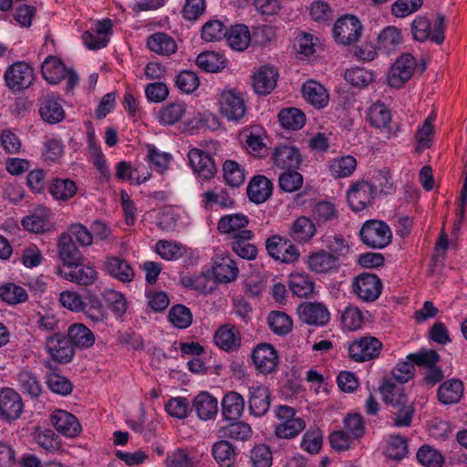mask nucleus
<instances>
[{
  "label": "nucleus",
  "instance_id": "nucleus-1",
  "mask_svg": "<svg viewBox=\"0 0 467 467\" xmlns=\"http://www.w3.org/2000/svg\"><path fill=\"white\" fill-rule=\"evenodd\" d=\"M359 236L364 244L373 249H382L392 240L389 226L380 220L366 221L359 230Z\"/></svg>",
  "mask_w": 467,
  "mask_h": 467
},
{
  "label": "nucleus",
  "instance_id": "nucleus-36",
  "mask_svg": "<svg viewBox=\"0 0 467 467\" xmlns=\"http://www.w3.org/2000/svg\"><path fill=\"white\" fill-rule=\"evenodd\" d=\"M270 407V393L265 387H257L251 392L249 399L250 412L256 416L261 417L265 415Z\"/></svg>",
  "mask_w": 467,
  "mask_h": 467
},
{
  "label": "nucleus",
  "instance_id": "nucleus-3",
  "mask_svg": "<svg viewBox=\"0 0 467 467\" xmlns=\"http://www.w3.org/2000/svg\"><path fill=\"white\" fill-rule=\"evenodd\" d=\"M33 79V68L23 61L12 64L5 72V85L15 92L27 88L32 84Z\"/></svg>",
  "mask_w": 467,
  "mask_h": 467
},
{
  "label": "nucleus",
  "instance_id": "nucleus-22",
  "mask_svg": "<svg viewBox=\"0 0 467 467\" xmlns=\"http://www.w3.org/2000/svg\"><path fill=\"white\" fill-rule=\"evenodd\" d=\"M254 234L250 230H243L231 237L232 250L241 258L254 260L257 255V248L250 241Z\"/></svg>",
  "mask_w": 467,
  "mask_h": 467
},
{
  "label": "nucleus",
  "instance_id": "nucleus-57",
  "mask_svg": "<svg viewBox=\"0 0 467 467\" xmlns=\"http://www.w3.org/2000/svg\"><path fill=\"white\" fill-rule=\"evenodd\" d=\"M196 65L204 71L217 72L224 67V62L215 52H203L196 57Z\"/></svg>",
  "mask_w": 467,
  "mask_h": 467
},
{
  "label": "nucleus",
  "instance_id": "nucleus-50",
  "mask_svg": "<svg viewBox=\"0 0 467 467\" xmlns=\"http://www.w3.org/2000/svg\"><path fill=\"white\" fill-rule=\"evenodd\" d=\"M223 177L226 183L234 188L241 186L245 180L244 169L234 161H226L224 162Z\"/></svg>",
  "mask_w": 467,
  "mask_h": 467
},
{
  "label": "nucleus",
  "instance_id": "nucleus-18",
  "mask_svg": "<svg viewBox=\"0 0 467 467\" xmlns=\"http://www.w3.org/2000/svg\"><path fill=\"white\" fill-rule=\"evenodd\" d=\"M188 159L193 171L204 179L212 178L216 172V166L212 157L199 149H192Z\"/></svg>",
  "mask_w": 467,
  "mask_h": 467
},
{
  "label": "nucleus",
  "instance_id": "nucleus-44",
  "mask_svg": "<svg viewBox=\"0 0 467 467\" xmlns=\"http://www.w3.org/2000/svg\"><path fill=\"white\" fill-rule=\"evenodd\" d=\"M278 119L283 128L292 130H300L306 123L305 114L296 108L283 109Z\"/></svg>",
  "mask_w": 467,
  "mask_h": 467
},
{
  "label": "nucleus",
  "instance_id": "nucleus-54",
  "mask_svg": "<svg viewBox=\"0 0 467 467\" xmlns=\"http://www.w3.org/2000/svg\"><path fill=\"white\" fill-rule=\"evenodd\" d=\"M184 113L185 105L183 103H170L160 110L159 119L165 125H172L181 120Z\"/></svg>",
  "mask_w": 467,
  "mask_h": 467
},
{
  "label": "nucleus",
  "instance_id": "nucleus-52",
  "mask_svg": "<svg viewBox=\"0 0 467 467\" xmlns=\"http://www.w3.org/2000/svg\"><path fill=\"white\" fill-rule=\"evenodd\" d=\"M357 166L356 159L350 155L334 160L329 166V170L335 178H343L349 176Z\"/></svg>",
  "mask_w": 467,
  "mask_h": 467
},
{
  "label": "nucleus",
  "instance_id": "nucleus-13",
  "mask_svg": "<svg viewBox=\"0 0 467 467\" xmlns=\"http://www.w3.org/2000/svg\"><path fill=\"white\" fill-rule=\"evenodd\" d=\"M299 319L310 326H325L330 318L327 306L318 302H305L298 306Z\"/></svg>",
  "mask_w": 467,
  "mask_h": 467
},
{
  "label": "nucleus",
  "instance_id": "nucleus-48",
  "mask_svg": "<svg viewBox=\"0 0 467 467\" xmlns=\"http://www.w3.org/2000/svg\"><path fill=\"white\" fill-rule=\"evenodd\" d=\"M168 319L175 327L184 329L192 325V315L187 306L178 304L170 309Z\"/></svg>",
  "mask_w": 467,
  "mask_h": 467
},
{
  "label": "nucleus",
  "instance_id": "nucleus-29",
  "mask_svg": "<svg viewBox=\"0 0 467 467\" xmlns=\"http://www.w3.org/2000/svg\"><path fill=\"white\" fill-rule=\"evenodd\" d=\"M192 406L195 409L199 419L202 420L214 418L218 412L217 399L206 391L199 393L193 399Z\"/></svg>",
  "mask_w": 467,
  "mask_h": 467
},
{
  "label": "nucleus",
  "instance_id": "nucleus-8",
  "mask_svg": "<svg viewBox=\"0 0 467 467\" xmlns=\"http://www.w3.org/2000/svg\"><path fill=\"white\" fill-rule=\"evenodd\" d=\"M378 191V186L368 182H358L351 186L347 194L349 207L354 212H360L371 204Z\"/></svg>",
  "mask_w": 467,
  "mask_h": 467
},
{
  "label": "nucleus",
  "instance_id": "nucleus-60",
  "mask_svg": "<svg viewBox=\"0 0 467 467\" xmlns=\"http://www.w3.org/2000/svg\"><path fill=\"white\" fill-rule=\"evenodd\" d=\"M416 456L418 462L427 467H441L443 463L442 455L429 445L420 447Z\"/></svg>",
  "mask_w": 467,
  "mask_h": 467
},
{
  "label": "nucleus",
  "instance_id": "nucleus-24",
  "mask_svg": "<svg viewBox=\"0 0 467 467\" xmlns=\"http://www.w3.org/2000/svg\"><path fill=\"white\" fill-rule=\"evenodd\" d=\"M273 183L264 175L253 177L247 186V195L254 203L265 202L272 194Z\"/></svg>",
  "mask_w": 467,
  "mask_h": 467
},
{
  "label": "nucleus",
  "instance_id": "nucleus-2",
  "mask_svg": "<svg viewBox=\"0 0 467 467\" xmlns=\"http://www.w3.org/2000/svg\"><path fill=\"white\" fill-rule=\"evenodd\" d=\"M363 26L354 16H343L333 27V37L338 44L352 45L361 36Z\"/></svg>",
  "mask_w": 467,
  "mask_h": 467
},
{
  "label": "nucleus",
  "instance_id": "nucleus-56",
  "mask_svg": "<svg viewBox=\"0 0 467 467\" xmlns=\"http://www.w3.org/2000/svg\"><path fill=\"white\" fill-rule=\"evenodd\" d=\"M18 380L22 390L31 398H37L42 392L37 378L30 371L22 370L18 374Z\"/></svg>",
  "mask_w": 467,
  "mask_h": 467
},
{
  "label": "nucleus",
  "instance_id": "nucleus-33",
  "mask_svg": "<svg viewBox=\"0 0 467 467\" xmlns=\"http://www.w3.org/2000/svg\"><path fill=\"white\" fill-rule=\"evenodd\" d=\"M41 73L48 83L57 84L65 78L67 67L60 58L49 56L42 63Z\"/></svg>",
  "mask_w": 467,
  "mask_h": 467
},
{
  "label": "nucleus",
  "instance_id": "nucleus-51",
  "mask_svg": "<svg viewBox=\"0 0 467 467\" xmlns=\"http://www.w3.org/2000/svg\"><path fill=\"white\" fill-rule=\"evenodd\" d=\"M305 421L303 419H296L292 420L280 422L275 428V434L281 439H291L296 437L305 429Z\"/></svg>",
  "mask_w": 467,
  "mask_h": 467
},
{
  "label": "nucleus",
  "instance_id": "nucleus-5",
  "mask_svg": "<svg viewBox=\"0 0 467 467\" xmlns=\"http://www.w3.org/2000/svg\"><path fill=\"white\" fill-rule=\"evenodd\" d=\"M24 411V403L18 392L10 388L0 389V420L11 423Z\"/></svg>",
  "mask_w": 467,
  "mask_h": 467
},
{
  "label": "nucleus",
  "instance_id": "nucleus-64",
  "mask_svg": "<svg viewBox=\"0 0 467 467\" xmlns=\"http://www.w3.org/2000/svg\"><path fill=\"white\" fill-rule=\"evenodd\" d=\"M165 410L169 415L178 419H185L190 412V403L186 398H171L165 404Z\"/></svg>",
  "mask_w": 467,
  "mask_h": 467
},
{
  "label": "nucleus",
  "instance_id": "nucleus-7",
  "mask_svg": "<svg viewBox=\"0 0 467 467\" xmlns=\"http://www.w3.org/2000/svg\"><path fill=\"white\" fill-rule=\"evenodd\" d=\"M382 343L375 337L366 336L354 340L348 347V355L357 362H364L379 357Z\"/></svg>",
  "mask_w": 467,
  "mask_h": 467
},
{
  "label": "nucleus",
  "instance_id": "nucleus-35",
  "mask_svg": "<svg viewBox=\"0 0 467 467\" xmlns=\"http://www.w3.org/2000/svg\"><path fill=\"white\" fill-rule=\"evenodd\" d=\"M315 223L306 216L296 219L290 227V236L297 243L308 242L316 234Z\"/></svg>",
  "mask_w": 467,
  "mask_h": 467
},
{
  "label": "nucleus",
  "instance_id": "nucleus-63",
  "mask_svg": "<svg viewBox=\"0 0 467 467\" xmlns=\"http://www.w3.org/2000/svg\"><path fill=\"white\" fill-rule=\"evenodd\" d=\"M345 78L354 87L365 88L373 81V74L362 67H354L346 71Z\"/></svg>",
  "mask_w": 467,
  "mask_h": 467
},
{
  "label": "nucleus",
  "instance_id": "nucleus-32",
  "mask_svg": "<svg viewBox=\"0 0 467 467\" xmlns=\"http://www.w3.org/2000/svg\"><path fill=\"white\" fill-rule=\"evenodd\" d=\"M66 336L70 339L74 348H88L95 343L93 332L81 323L69 326Z\"/></svg>",
  "mask_w": 467,
  "mask_h": 467
},
{
  "label": "nucleus",
  "instance_id": "nucleus-6",
  "mask_svg": "<svg viewBox=\"0 0 467 467\" xmlns=\"http://www.w3.org/2000/svg\"><path fill=\"white\" fill-rule=\"evenodd\" d=\"M46 349L51 358L60 364L69 363L75 356V348L70 339L60 332L47 337Z\"/></svg>",
  "mask_w": 467,
  "mask_h": 467
},
{
  "label": "nucleus",
  "instance_id": "nucleus-46",
  "mask_svg": "<svg viewBox=\"0 0 467 467\" xmlns=\"http://www.w3.org/2000/svg\"><path fill=\"white\" fill-rule=\"evenodd\" d=\"M267 322L270 329L278 336L287 335L293 327L291 317L281 311H272L269 313Z\"/></svg>",
  "mask_w": 467,
  "mask_h": 467
},
{
  "label": "nucleus",
  "instance_id": "nucleus-34",
  "mask_svg": "<svg viewBox=\"0 0 467 467\" xmlns=\"http://www.w3.org/2000/svg\"><path fill=\"white\" fill-rule=\"evenodd\" d=\"M147 47L150 51L162 56L173 54L177 49L175 40L162 32L154 33L148 36Z\"/></svg>",
  "mask_w": 467,
  "mask_h": 467
},
{
  "label": "nucleus",
  "instance_id": "nucleus-39",
  "mask_svg": "<svg viewBox=\"0 0 467 467\" xmlns=\"http://www.w3.org/2000/svg\"><path fill=\"white\" fill-rule=\"evenodd\" d=\"M48 192L56 200L67 201L76 194L77 185L70 179L55 178L48 187Z\"/></svg>",
  "mask_w": 467,
  "mask_h": 467
},
{
  "label": "nucleus",
  "instance_id": "nucleus-40",
  "mask_svg": "<svg viewBox=\"0 0 467 467\" xmlns=\"http://www.w3.org/2000/svg\"><path fill=\"white\" fill-rule=\"evenodd\" d=\"M85 315L95 322L102 321L106 318L107 312L101 300L90 292L83 297V309Z\"/></svg>",
  "mask_w": 467,
  "mask_h": 467
},
{
  "label": "nucleus",
  "instance_id": "nucleus-4",
  "mask_svg": "<svg viewBox=\"0 0 467 467\" xmlns=\"http://www.w3.org/2000/svg\"><path fill=\"white\" fill-rule=\"evenodd\" d=\"M220 112L229 121L239 122L246 113V107L242 96L233 89L223 90L218 99Z\"/></svg>",
  "mask_w": 467,
  "mask_h": 467
},
{
  "label": "nucleus",
  "instance_id": "nucleus-21",
  "mask_svg": "<svg viewBox=\"0 0 467 467\" xmlns=\"http://www.w3.org/2000/svg\"><path fill=\"white\" fill-rule=\"evenodd\" d=\"M238 273L236 263L229 255H216L212 275L217 282L227 284L234 281Z\"/></svg>",
  "mask_w": 467,
  "mask_h": 467
},
{
  "label": "nucleus",
  "instance_id": "nucleus-25",
  "mask_svg": "<svg viewBox=\"0 0 467 467\" xmlns=\"http://www.w3.org/2000/svg\"><path fill=\"white\" fill-rule=\"evenodd\" d=\"M58 256L65 265L72 266L74 264L84 261V258L72 240L69 234L64 233L58 239Z\"/></svg>",
  "mask_w": 467,
  "mask_h": 467
},
{
  "label": "nucleus",
  "instance_id": "nucleus-47",
  "mask_svg": "<svg viewBox=\"0 0 467 467\" xmlns=\"http://www.w3.org/2000/svg\"><path fill=\"white\" fill-rule=\"evenodd\" d=\"M220 437L234 441H247L252 436V429L249 424L237 421L230 423L228 426L221 428Z\"/></svg>",
  "mask_w": 467,
  "mask_h": 467
},
{
  "label": "nucleus",
  "instance_id": "nucleus-43",
  "mask_svg": "<svg viewBox=\"0 0 467 467\" xmlns=\"http://www.w3.org/2000/svg\"><path fill=\"white\" fill-rule=\"evenodd\" d=\"M249 220L247 216L242 213H234L223 216L217 225V229L222 234H235L238 232L244 230V228L248 224Z\"/></svg>",
  "mask_w": 467,
  "mask_h": 467
},
{
  "label": "nucleus",
  "instance_id": "nucleus-55",
  "mask_svg": "<svg viewBox=\"0 0 467 467\" xmlns=\"http://www.w3.org/2000/svg\"><path fill=\"white\" fill-rule=\"evenodd\" d=\"M408 453L407 440L400 435L390 436L385 450L386 457L393 460H401Z\"/></svg>",
  "mask_w": 467,
  "mask_h": 467
},
{
  "label": "nucleus",
  "instance_id": "nucleus-37",
  "mask_svg": "<svg viewBox=\"0 0 467 467\" xmlns=\"http://www.w3.org/2000/svg\"><path fill=\"white\" fill-rule=\"evenodd\" d=\"M402 41L400 31L395 26H387L378 36L377 48L389 55L395 51Z\"/></svg>",
  "mask_w": 467,
  "mask_h": 467
},
{
  "label": "nucleus",
  "instance_id": "nucleus-42",
  "mask_svg": "<svg viewBox=\"0 0 467 467\" xmlns=\"http://www.w3.org/2000/svg\"><path fill=\"white\" fill-rule=\"evenodd\" d=\"M312 221L317 226L325 224L337 218V212L335 205L327 201L317 202L311 210Z\"/></svg>",
  "mask_w": 467,
  "mask_h": 467
},
{
  "label": "nucleus",
  "instance_id": "nucleus-23",
  "mask_svg": "<svg viewBox=\"0 0 467 467\" xmlns=\"http://www.w3.org/2000/svg\"><path fill=\"white\" fill-rule=\"evenodd\" d=\"M104 269L110 276L129 283L134 277V272L130 264L118 256H107L104 262Z\"/></svg>",
  "mask_w": 467,
  "mask_h": 467
},
{
  "label": "nucleus",
  "instance_id": "nucleus-15",
  "mask_svg": "<svg viewBox=\"0 0 467 467\" xmlns=\"http://www.w3.org/2000/svg\"><path fill=\"white\" fill-rule=\"evenodd\" d=\"M50 421L53 427L66 437L74 438L81 432V425L77 417L66 410H55Z\"/></svg>",
  "mask_w": 467,
  "mask_h": 467
},
{
  "label": "nucleus",
  "instance_id": "nucleus-19",
  "mask_svg": "<svg viewBox=\"0 0 467 467\" xmlns=\"http://www.w3.org/2000/svg\"><path fill=\"white\" fill-rule=\"evenodd\" d=\"M241 334L235 326L225 324L221 326L214 333V344L226 352H233L241 346Z\"/></svg>",
  "mask_w": 467,
  "mask_h": 467
},
{
  "label": "nucleus",
  "instance_id": "nucleus-20",
  "mask_svg": "<svg viewBox=\"0 0 467 467\" xmlns=\"http://www.w3.org/2000/svg\"><path fill=\"white\" fill-rule=\"evenodd\" d=\"M279 74L272 66H262L253 78L254 91L259 95H268L277 84Z\"/></svg>",
  "mask_w": 467,
  "mask_h": 467
},
{
  "label": "nucleus",
  "instance_id": "nucleus-61",
  "mask_svg": "<svg viewBox=\"0 0 467 467\" xmlns=\"http://www.w3.org/2000/svg\"><path fill=\"white\" fill-rule=\"evenodd\" d=\"M324 243L327 253L335 255L339 263L341 261V257L346 256L348 253L349 247L341 235L327 236L324 240Z\"/></svg>",
  "mask_w": 467,
  "mask_h": 467
},
{
  "label": "nucleus",
  "instance_id": "nucleus-16",
  "mask_svg": "<svg viewBox=\"0 0 467 467\" xmlns=\"http://www.w3.org/2000/svg\"><path fill=\"white\" fill-rule=\"evenodd\" d=\"M112 23L109 19L98 21L95 27L82 35L84 44L88 49L96 50L105 47L109 43L108 35L111 31Z\"/></svg>",
  "mask_w": 467,
  "mask_h": 467
},
{
  "label": "nucleus",
  "instance_id": "nucleus-10",
  "mask_svg": "<svg viewBox=\"0 0 467 467\" xmlns=\"http://www.w3.org/2000/svg\"><path fill=\"white\" fill-rule=\"evenodd\" d=\"M416 60L410 54L401 55L392 65L388 74V83L390 87L400 88L413 75Z\"/></svg>",
  "mask_w": 467,
  "mask_h": 467
},
{
  "label": "nucleus",
  "instance_id": "nucleus-14",
  "mask_svg": "<svg viewBox=\"0 0 467 467\" xmlns=\"http://www.w3.org/2000/svg\"><path fill=\"white\" fill-rule=\"evenodd\" d=\"M57 274L67 280L85 286L94 284L98 279V273L95 268L89 264H83V261L68 266L67 271L57 268Z\"/></svg>",
  "mask_w": 467,
  "mask_h": 467
},
{
  "label": "nucleus",
  "instance_id": "nucleus-12",
  "mask_svg": "<svg viewBox=\"0 0 467 467\" xmlns=\"http://www.w3.org/2000/svg\"><path fill=\"white\" fill-rule=\"evenodd\" d=\"M271 159L275 166L282 170H297L302 162L299 150L289 144H279L274 148Z\"/></svg>",
  "mask_w": 467,
  "mask_h": 467
},
{
  "label": "nucleus",
  "instance_id": "nucleus-28",
  "mask_svg": "<svg viewBox=\"0 0 467 467\" xmlns=\"http://www.w3.org/2000/svg\"><path fill=\"white\" fill-rule=\"evenodd\" d=\"M39 114L41 119L49 124L59 123L65 118L62 105L52 96H47L40 99Z\"/></svg>",
  "mask_w": 467,
  "mask_h": 467
},
{
  "label": "nucleus",
  "instance_id": "nucleus-38",
  "mask_svg": "<svg viewBox=\"0 0 467 467\" xmlns=\"http://www.w3.org/2000/svg\"><path fill=\"white\" fill-rule=\"evenodd\" d=\"M224 38L233 49L243 51L251 42V34L245 25H235L226 30Z\"/></svg>",
  "mask_w": 467,
  "mask_h": 467
},
{
  "label": "nucleus",
  "instance_id": "nucleus-59",
  "mask_svg": "<svg viewBox=\"0 0 467 467\" xmlns=\"http://www.w3.org/2000/svg\"><path fill=\"white\" fill-rule=\"evenodd\" d=\"M279 187L285 192L297 191L303 184V176L296 170H290L279 175Z\"/></svg>",
  "mask_w": 467,
  "mask_h": 467
},
{
  "label": "nucleus",
  "instance_id": "nucleus-27",
  "mask_svg": "<svg viewBox=\"0 0 467 467\" xmlns=\"http://www.w3.org/2000/svg\"><path fill=\"white\" fill-rule=\"evenodd\" d=\"M379 392L383 401L392 407H399L408 401L404 387L395 383L393 379L385 378L379 386Z\"/></svg>",
  "mask_w": 467,
  "mask_h": 467
},
{
  "label": "nucleus",
  "instance_id": "nucleus-41",
  "mask_svg": "<svg viewBox=\"0 0 467 467\" xmlns=\"http://www.w3.org/2000/svg\"><path fill=\"white\" fill-rule=\"evenodd\" d=\"M213 456L221 467H232L236 459L234 446L225 440L217 441L213 446Z\"/></svg>",
  "mask_w": 467,
  "mask_h": 467
},
{
  "label": "nucleus",
  "instance_id": "nucleus-53",
  "mask_svg": "<svg viewBox=\"0 0 467 467\" xmlns=\"http://www.w3.org/2000/svg\"><path fill=\"white\" fill-rule=\"evenodd\" d=\"M250 462L252 467H271L273 463L272 451L265 444L255 445L250 451Z\"/></svg>",
  "mask_w": 467,
  "mask_h": 467
},
{
  "label": "nucleus",
  "instance_id": "nucleus-17",
  "mask_svg": "<svg viewBox=\"0 0 467 467\" xmlns=\"http://www.w3.org/2000/svg\"><path fill=\"white\" fill-rule=\"evenodd\" d=\"M307 265L309 269L317 274L337 272L340 266V263L337 262V257L327 253L325 249H320L309 254Z\"/></svg>",
  "mask_w": 467,
  "mask_h": 467
},
{
  "label": "nucleus",
  "instance_id": "nucleus-45",
  "mask_svg": "<svg viewBox=\"0 0 467 467\" xmlns=\"http://www.w3.org/2000/svg\"><path fill=\"white\" fill-rule=\"evenodd\" d=\"M289 288L298 297H306L314 292L315 283L306 274L291 275Z\"/></svg>",
  "mask_w": 467,
  "mask_h": 467
},
{
  "label": "nucleus",
  "instance_id": "nucleus-26",
  "mask_svg": "<svg viewBox=\"0 0 467 467\" xmlns=\"http://www.w3.org/2000/svg\"><path fill=\"white\" fill-rule=\"evenodd\" d=\"M463 383L458 379H451L440 385L437 397L441 403L451 405L458 403L463 395Z\"/></svg>",
  "mask_w": 467,
  "mask_h": 467
},
{
  "label": "nucleus",
  "instance_id": "nucleus-9",
  "mask_svg": "<svg viewBox=\"0 0 467 467\" xmlns=\"http://www.w3.org/2000/svg\"><path fill=\"white\" fill-rule=\"evenodd\" d=\"M353 290L363 301L373 302L379 297L382 284L378 275L370 273H362L355 277Z\"/></svg>",
  "mask_w": 467,
  "mask_h": 467
},
{
  "label": "nucleus",
  "instance_id": "nucleus-62",
  "mask_svg": "<svg viewBox=\"0 0 467 467\" xmlns=\"http://www.w3.org/2000/svg\"><path fill=\"white\" fill-rule=\"evenodd\" d=\"M226 26L219 20L206 22L202 28V38L205 41H219L225 37Z\"/></svg>",
  "mask_w": 467,
  "mask_h": 467
},
{
  "label": "nucleus",
  "instance_id": "nucleus-58",
  "mask_svg": "<svg viewBox=\"0 0 467 467\" xmlns=\"http://www.w3.org/2000/svg\"><path fill=\"white\" fill-rule=\"evenodd\" d=\"M370 124L377 128H386L391 120L390 111L383 104H374L368 112Z\"/></svg>",
  "mask_w": 467,
  "mask_h": 467
},
{
  "label": "nucleus",
  "instance_id": "nucleus-30",
  "mask_svg": "<svg viewBox=\"0 0 467 467\" xmlns=\"http://www.w3.org/2000/svg\"><path fill=\"white\" fill-rule=\"evenodd\" d=\"M222 414L225 420H238L244 410V400L235 391L227 392L222 400Z\"/></svg>",
  "mask_w": 467,
  "mask_h": 467
},
{
  "label": "nucleus",
  "instance_id": "nucleus-11",
  "mask_svg": "<svg viewBox=\"0 0 467 467\" xmlns=\"http://www.w3.org/2000/svg\"><path fill=\"white\" fill-rule=\"evenodd\" d=\"M251 357L255 368L264 374L275 371L279 361L277 351L268 343L258 344Z\"/></svg>",
  "mask_w": 467,
  "mask_h": 467
},
{
  "label": "nucleus",
  "instance_id": "nucleus-31",
  "mask_svg": "<svg viewBox=\"0 0 467 467\" xmlns=\"http://www.w3.org/2000/svg\"><path fill=\"white\" fill-rule=\"evenodd\" d=\"M305 99L317 109H323L328 103L327 89L315 80H308L302 86Z\"/></svg>",
  "mask_w": 467,
  "mask_h": 467
},
{
  "label": "nucleus",
  "instance_id": "nucleus-49",
  "mask_svg": "<svg viewBox=\"0 0 467 467\" xmlns=\"http://www.w3.org/2000/svg\"><path fill=\"white\" fill-rule=\"evenodd\" d=\"M27 297V293L22 286L13 283L0 286V298L9 305L26 302Z\"/></svg>",
  "mask_w": 467,
  "mask_h": 467
}]
</instances>
